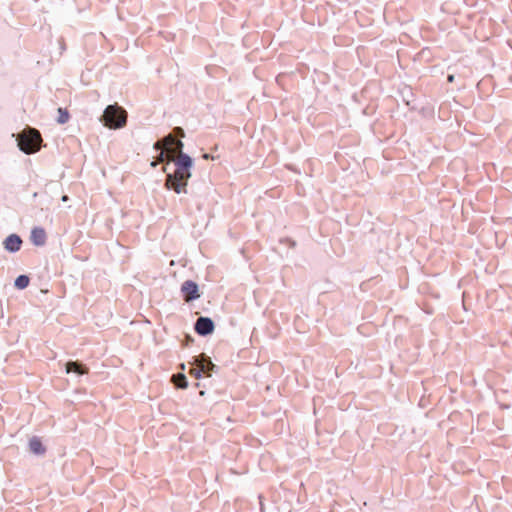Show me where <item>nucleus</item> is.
<instances>
[{"label": "nucleus", "instance_id": "nucleus-1", "mask_svg": "<svg viewBox=\"0 0 512 512\" xmlns=\"http://www.w3.org/2000/svg\"><path fill=\"white\" fill-rule=\"evenodd\" d=\"M170 161L175 163L176 169L172 174H168L166 186L176 193L185 192L187 181L191 176L192 160L188 155L179 153L175 158H171Z\"/></svg>", "mask_w": 512, "mask_h": 512}, {"label": "nucleus", "instance_id": "nucleus-2", "mask_svg": "<svg viewBox=\"0 0 512 512\" xmlns=\"http://www.w3.org/2000/svg\"><path fill=\"white\" fill-rule=\"evenodd\" d=\"M155 149L160 151L157 161H152L151 166L156 167L158 162L165 160L170 161L171 158H175L177 154L183 153V143L180 140H176L172 135L166 136L163 141H158L154 145Z\"/></svg>", "mask_w": 512, "mask_h": 512}, {"label": "nucleus", "instance_id": "nucleus-3", "mask_svg": "<svg viewBox=\"0 0 512 512\" xmlns=\"http://www.w3.org/2000/svg\"><path fill=\"white\" fill-rule=\"evenodd\" d=\"M18 146L26 154H32L40 150L42 137L35 128H27L17 135Z\"/></svg>", "mask_w": 512, "mask_h": 512}, {"label": "nucleus", "instance_id": "nucleus-4", "mask_svg": "<svg viewBox=\"0 0 512 512\" xmlns=\"http://www.w3.org/2000/svg\"><path fill=\"white\" fill-rule=\"evenodd\" d=\"M104 125L110 129H119L126 125L127 112L118 104L109 105L101 118Z\"/></svg>", "mask_w": 512, "mask_h": 512}, {"label": "nucleus", "instance_id": "nucleus-5", "mask_svg": "<svg viewBox=\"0 0 512 512\" xmlns=\"http://www.w3.org/2000/svg\"><path fill=\"white\" fill-rule=\"evenodd\" d=\"M181 292L183 293L184 300L186 302H191L200 297L198 285L191 280H187L182 284Z\"/></svg>", "mask_w": 512, "mask_h": 512}, {"label": "nucleus", "instance_id": "nucleus-6", "mask_svg": "<svg viewBox=\"0 0 512 512\" xmlns=\"http://www.w3.org/2000/svg\"><path fill=\"white\" fill-rule=\"evenodd\" d=\"M195 330L200 335H208L214 330L213 321L210 318L200 317L196 321Z\"/></svg>", "mask_w": 512, "mask_h": 512}, {"label": "nucleus", "instance_id": "nucleus-7", "mask_svg": "<svg viewBox=\"0 0 512 512\" xmlns=\"http://www.w3.org/2000/svg\"><path fill=\"white\" fill-rule=\"evenodd\" d=\"M22 244L21 238L16 234L9 235L4 241V247L10 252H16L20 250Z\"/></svg>", "mask_w": 512, "mask_h": 512}, {"label": "nucleus", "instance_id": "nucleus-8", "mask_svg": "<svg viewBox=\"0 0 512 512\" xmlns=\"http://www.w3.org/2000/svg\"><path fill=\"white\" fill-rule=\"evenodd\" d=\"M31 241L36 246H42L46 242V232L43 228L36 227L31 232Z\"/></svg>", "mask_w": 512, "mask_h": 512}, {"label": "nucleus", "instance_id": "nucleus-9", "mask_svg": "<svg viewBox=\"0 0 512 512\" xmlns=\"http://www.w3.org/2000/svg\"><path fill=\"white\" fill-rule=\"evenodd\" d=\"M194 364L199 366L200 368L203 367L204 371L202 372V374L206 376H210L211 371L214 368V364L211 362V360L206 359L204 355L195 358Z\"/></svg>", "mask_w": 512, "mask_h": 512}, {"label": "nucleus", "instance_id": "nucleus-10", "mask_svg": "<svg viewBox=\"0 0 512 512\" xmlns=\"http://www.w3.org/2000/svg\"><path fill=\"white\" fill-rule=\"evenodd\" d=\"M66 372H75L77 374L83 375L88 373V369L78 362L70 361L66 364Z\"/></svg>", "mask_w": 512, "mask_h": 512}, {"label": "nucleus", "instance_id": "nucleus-11", "mask_svg": "<svg viewBox=\"0 0 512 512\" xmlns=\"http://www.w3.org/2000/svg\"><path fill=\"white\" fill-rule=\"evenodd\" d=\"M29 448L35 454H43L45 452V448L38 437H32L30 439Z\"/></svg>", "mask_w": 512, "mask_h": 512}, {"label": "nucleus", "instance_id": "nucleus-12", "mask_svg": "<svg viewBox=\"0 0 512 512\" xmlns=\"http://www.w3.org/2000/svg\"><path fill=\"white\" fill-rule=\"evenodd\" d=\"M172 381L178 388L186 389L188 387V382L186 380V376L182 373L173 375Z\"/></svg>", "mask_w": 512, "mask_h": 512}, {"label": "nucleus", "instance_id": "nucleus-13", "mask_svg": "<svg viewBox=\"0 0 512 512\" xmlns=\"http://www.w3.org/2000/svg\"><path fill=\"white\" fill-rule=\"evenodd\" d=\"M69 119H70V114H69L68 110L65 108H58L57 122L59 124H65L69 121Z\"/></svg>", "mask_w": 512, "mask_h": 512}, {"label": "nucleus", "instance_id": "nucleus-14", "mask_svg": "<svg viewBox=\"0 0 512 512\" xmlns=\"http://www.w3.org/2000/svg\"><path fill=\"white\" fill-rule=\"evenodd\" d=\"M29 277L26 275H20L15 280V286L18 289H24L29 285Z\"/></svg>", "mask_w": 512, "mask_h": 512}, {"label": "nucleus", "instance_id": "nucleus-15", "mask_svg": "<svg viewBox=\"0 0 512 512\" xmlns=\"http://www.w3.org/2000/svg\"><path fill=\"white\" fill-rule=\"evenodd\" d=\"M203 371V367L200 368L199 366L196 365V367L190 369L189 374L193 376L195 379H200L203 375Z\"/></svg>", "mask_w": 512, "mask_h": 512}, {"label": "nucleus", "instance_id": "nucleus-16", "mask_svg": "<svg viewBox=\"0 0 512 512\" xmlns=\"http://www.w3.org/2000/svg\"><path fill=\"white\" fill-rule=\"evenodd\" d=\"M447 80L448 82L452 83L454 81V75H449Z\"/></svg>", "mask_w": 512, "mask_h": 512}, {"label": "nucleus", "instance_id": "nucleus-17", "mask_svg": "<svg viewBox=\"0 0 512 512\" xmlns=\"http://www.w3.org/2000/svg\"><path fill=\"white\" fill-rule=\"evenodd\" d=\"M67 200H68V196H67V195H64V196L62 197V201H67Z\"/></svg>", "mask_w": 512, "mask_h": 512}]
</instances>
